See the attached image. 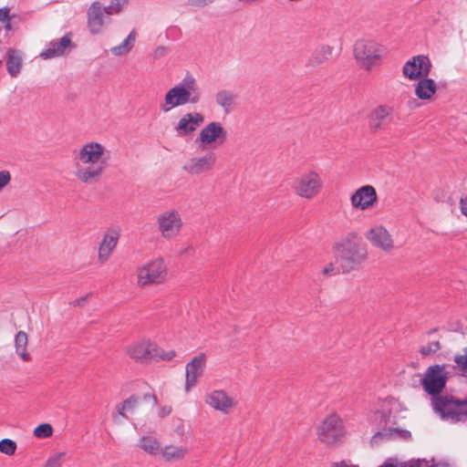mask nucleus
<instances>
[{
  "label": "nucleus",
  "instance_id": "f257e3e1",
  "mask_svg": "<svg viewBox=\"0 0 467 467\" xmlns=\"http://www.w3.org/2000/svg\"><path fill=\"white\" fill-rule=\"evenodd\" d=\"M337 263L343 274L358 270L368 258V249L356 232L348 233L334 245Z\"/></svg>",
  "mask_w": 467,
  "mask_h": 467
},
{
  "label": "nucleus",
  "instance_id": "f03ea898",
  "mask_svg": "<svg viewBox=\"0 0 467 467\" xmlns=\"http://www.w3.org/2000/svg\"><path fill=\"white\" fill-rule=\"evenodd\" d=\"M104 147L98 142H89L82 146L75 158L76 177L84 183L98 182L104 171L102 164H97L102 158Z\"/></svg>",
  "mask_w": 467,
  "mask_h": 467
},
{
  "label": "nucleus",
  "instance_id": "7ed1b4c3",
  "mask_svg": "<svg viewBox=\"0 0 467 467\" xmlns=\"http://www.w3.org/2000/svg\"><path fill=\"white\" fill-rule=\"evenodd\" d=\"M201 99L196 79L192 76H186L182 84L170 88L164 97V103L161 105L163 112L185 104H197Z\"/></svg>",
  "mask_w": 467,
  "mask_h": 467
},
{
  "label": "nucleus",
  "instance_id": "20e7f679",
  "mask_svg": "<svg viewBox=\"0 0 467 467\" xmlns=\"http://www.w3.org/2000/svg\"><path fill=\"white\" fill-rule=\"evenodd\" d=\"M431 405L443 420L458 423L467 419V399L460 400L452 395H441L431 399Z\"/></svg>",
  "mask_w": 467,
  "mask_h": 467
},
{
  "label": "nucleus",
  "instance_id": "39448f33",
  "mask_svg": "<svg viewBox=\"0 0 467 467\" xmlns=\"http://www.w3.org/2000/svg\"><path fill=\"white\" fill-rule=\"evenodd\" d=\"M431 405L443 420L458 423L467 419V399L460 400L452 395H441L431 399Z\"/></svg>",
  "mask_w": 467,
  "mask_h": 467
},
{
  "label": "nucleus",
  "instance_id": "423d86ee",
  "mask_svg": "<svg viewBox=\"0 0 467 467\" xmlns=\"http://www.w3.org/2000/svg\"><path fill=\"white\" fill-rule=\"evenodd\" d=\"M451 372L447 364H434L428 367L420 379L423 390L431 396V399L441 396L446 387Z\"/></svg>",
  "mask_w": 467,
  "mask_h": 467
},
{
  "label": "nucleus",
  "instance_id": "0eeeda50",
  "mask_svg": "<svg viewBox=\"0 0 467 467\" xmlns=\"http://www.w3.org/2000/svg\"><path fill=\"white\" fill-rule=\"evenodd\" d=\"M292 188L297 196L311 200L320 193L323 182L316 171L310 170L296 178Z\"/></svg>",
  "mask_w": 467,
  "mask_h": 467
},
{
  "label": "nucleus",
  "instance_id": "6e6552de",
  "mask_svg": "<svg viewBox=\"0 0 467 467\" xmlns=\"http://www.w3.org/2000/svg\"><path fill=\"white\" fill-rule=\"evenodd\" d=\"M344 434L343 421L337 414L327 415L317 428L319 441L327 445L337 443Z\"/></svg>",
  "mask_w": 467,
  "mask_h": 467
},
{
  "label": "nucleus",
  "instance_id": "1a4fd4ad",
  "mask_svg": "<svg viewBox=\"0 0 467 467\" xmlns=\"http://www.w3.org/2000/svg\"><path fill=\"white\" fill-rule=\"evenodd\" d=\"M167 275V268L162 258H156L138 270V283L145 286L162 283Z\"/></svg>",
  "mask_w": 467,
  "mask_h": 467
},
{
  "label": "nucleus",
  "instance_id": "9d476101",
  "mask_svg": "<svg viewBox=\"0 0 467 467\" xmlns=\"http://www.w3.org/2000/svg\"><path fill=\"white\" fill-rule=\"evenodd\" d=\"M354 55L360 65L367 70H369L380 58L381 48L374 41L358 40L354 46Z\"/></svg>",
  "mask_w": 467,
  "mask_h": 467
},
{
  "label": "nucleus",
  "instance_id": "9b49d317",
  "mask_svg": "<svg viewBox=\"0 0 467 467\" xmlns=\"http://www.w3.org/2000/svg\"><path fill=\"white\" fill-rule=\"evenodd\" d=\"M158 230L164 239L176 237L182 227V220L175 210L161 213L157 217Z\"/></svg>",
  "mask_w": 467,
  "mask_h": 467
},
{
  "label": "nucleus",
  "instance_id": "f8f14e48",
  "mask_svg": "<svg viewBox=\"0 0 467 467\" xmlns=\"http://www.w3.org/2000/svg\"><path fill=\"white\" fill-rule=\"evenodd\" d=\"M431 67V62L427 56L418 55L414 56L404 64L402 74L409 79H419L423 77H428Z\"/></svg>",
  "mask_w": 467,
  "mask_h": 467
},
{
  "label": "nucleus",
  "instance_id": "ddd939ff",
  "mask_svg": "<svg viewBox=\"0 0 467 467\" xmlns=\"http://www.w3.org/2000/svg\"><path fill=\"white\" fill-rule=\"evenodd\" d=\"M393 108L388 105H379L374 108L368 119L369 131L376 134L385 130L392 119Z\"/></svg>",
  "mask_w": 467,
  "mask_h": 467
},
{
  "label": "nucleus",
  "instance_id": "4468645a",
  "mask_svg": "<svg viewBox=\"0 0 467 467\" xmlns=\"http://www.w3.org/2000/svg\"><path fill=\"white\" fill-rule=\"evenodd\" d=\"M370 244L384 252H389L394 247V241L389 231L382 225L370 228L365 234Z\"/></svg>",
  "mask_w": 467,
  "mask_h": 467
},
{
  "label": "nucleus",
  "instance_id": "2eb2a0df",
  "mask_svg": "<svg viewBox=\"0 0 467 467\" xmlns=\"http://www.w3.org/2000/svg\"><path fill=\"white\" fill-rule=\"evenodd\" d=\"M206 364V356L200 353L194 357L185 368V390L188 392L193 388L200 377L202 376Z\"/></svg>",
  "mask_w": 467,
  "mask_h": 467
},
{
  "label": "nucleus",
  "instance_id": "dca6fc26",
  "mask_svg": "<svg viewBox=\"0 0 467 467\" xmlns=\"http://www.w3.org/2000/svg\"><path fill=\"white\" fill-rule=\"evenodd\" d=\"M128 354L137 362L145 363L156 358L159 355V347L150 341H142L131 346Z\"/></svg>",
  "mask_w": 467,
  "mask_h": 467
},
{
  "label": "nucleus",
  "instance_id": "f3484780",
  "mask_svg": "<svg viewBox=\"0 0 467 467\" xmlns=\"http://www.w3.org/2000/svg\"><path fill=\"white\" fill-rule=\"evenodd\" d=\"M377 200V192L371 185L358 188L350 197L351 205L362 211L372 207Z\"/></svg>",
  "mask_w": 467,
  "mask_h": 467
},
{
  "label": "nucleus",
  "instance_id": "a211bd4d",
  "mask_svg": "<svg viewBox=\"0 0 467 467\" xmlns=\"http://www.w3.org/2000/svg\"><path fill=\"white\" fill-rule=\"evenodd\" d=\"M216 154L213 151L207 152L202 156L194 157L183 166V170L190 174L198 175L211 171L216 162Z\"/></svg>",
  "mask_w": 467,
  "mask_h": 467
},
{
  "label": "nucleus",
  "instance_id": "6ab92c4d",
  "mask_svg": "<svg viewBox=\"0 0 467 467\" xmlns=\"http://www.w3.org/2000/svg\"><path fill=\"white\" fill-rule=\"evenodd\" d=\"M204 121V117L200 112H189L184 114L174 130L179 136H187L194 132Z\"/></svg>",
  "mask_w": 467,
  "mask_h": 467
},
{
  "label": "nucleus",
  "instance_id": "aec40b11",
  "mask_svg": "<svg viewBox=\"0 0 467 467\" xmlns=\"http://www.w3.org/2000/svg\"><path fill=\"white\" fill-rule=\"evenodd\" d=\"M226 138L227 131L218 121L208 123L199 134V140L203 144H211L217 141L221 144Z\"/></svg>",
  "mask_w": 467,
  "mask_h": 467
},
{
  "label": "nucleus",
  "instance_id": "412c9836",
  "mask_svg": "<svg viewBox=\"0 0 467 467\" xmlns=\"http://www.w3.org/2000/svg\"><path fill=\"white\" fill-rule=\"evenodd\" d=\"M205 402L216 410L228 413L235 403L223 390H213L205 398Z\"/></svg>",
  "mask_w": 467,
  "mask_h": 467
},
{
  "label": "nucleus",
  "instance_id": "4be33fe9",
  "mask_svg": "<svg viewBox=\"0 0 467 467\" xmlns=\"http://www.w3.org/2000/svg\"><path fill=\"white\" fill-rule=\"evenodd\" d=\"M119 239V231L117 229H109L103 236L99 247V259L101 262L107 261L113 250L118 244Z\"/></svg>",
  "mask_w": 467,
  "mask_h": 467
},
{
  "label": "nucleus",
  "instance_id": "5701e85b",
  "mask_svg": "<svg viewBox=\"0 0 467 467\" xmlns=\"http://www.w3.org/2000/svg\"><path fill=\"white\" fill-rule=\"evenodd\" d=\"M71 44V37L68 34L63 36L59 40L49 42L41 51L40 57L44 59H49L65 54L66 49Z\"/></svg>",
  "mask_w": 467,
  "mask_h": 467
},
{
  "label": "nucleus",
  "instance_id": "b1692460",
  "mask_svg": "<svg viewBox=\"0 0 467 467\" xmlns=\"http://www.w3.org/2000/svg\"><path fill=\"white\" fill-rule=\"evenodd\" d=\"M88 26L91 34H99L104 26V15L99 2H93L88 10Z\"/></svg>",
  "mask_w": 467,
  "mask_h": 467
},
{
  "label": "nucleus",
  "instance_id": "393cba45",
  "mask_svg": "<svg viewBox=\"0 0 467 467\" xmlns=\"http://www.w3.org/2000/svg\"><path fill=\"white\" fill-rule=\"evenodd\" d=\"M437 90V85L432 78L423 77L419 78L418 83L415 85V95L419 99L429 100L431 99Z\"/></svg>",
  "mask_w": 467,
  "mask_h": 467
},
{
  "label": "nucleus",
  "instance_id": "a878e982",
  "mask_svg": "<svg viewBox=\"0 0 467 467\" xmlns=\"http://www.w3.org/2000/svg\"><path fill=\"white\" fill-rule=\"evenodd\" d=\"M6 56L7 72L11 77L16 78L20 74L23 65L21 53L17 49L9 48Z\"/></svg>",
  "mask_w": 467,
  "mask_h": 467
},
{
  "label": "nucleus",
  "instance_id": "bb28decb",
  "mask_svg": "<svg viewBox=\"0 0 467 467\" xmlns=\"http://www.w3.org/2000/svg\"><path fill=\"white\" fill-rule=\"evenodd\" d=\"M332 56L330 46H321L316 48L309 57L306 67H316L327 61Z\"/></svg>",
  "mask_w": 467,
  "mask_h": 467
},
{
  "label": "nucleus",
  "instance_id": "cd10ccee",
  "mask_svg": "<svg viewBox=\"0 0 467 467\" xmlns=\"http://www.w3.org/2000/svg\"><path fill=\"white\" fill-rule=\"evenodd\" d=\"M188 451L189 450L186 446L166 445L161 450V454L164 461L173 462L182 460Z\"/></svg>",
  "mask_w": 467,
  "mask_h": 467
},
{
  "label": "nucleus",
  "instance_id": "c85d7f7f",
  "mask_svg": "<svg viewBox=\"0 0 467 467\" xmlns=\"http://www.w3.org/2000/svg\"><path fill=\"white\" fill-rule=\"evenodd\" d=\"M392 437H399L402 440H409L411 438V433L407 430H402L400 428H387L381 431L376 432L372 441H377L378 440L387 439L389 440Z\"/></svg>",
  "mask_w": 467,
  "mask_h": 467
},
{
  "label": "nucleus",
  "instance_id": "c756f323",
  "mask_svg": "<svg viewBox=\"0 0 467 467\" xmlns=\"http://www.w3.org/2000/svg\"><path fill=\"white\" fill-rule=\"evenodd\" d=\"M236 95L227 89L219 90L215 94V102L220 106L225 113L230 112L232 109Z\"/></svg>",
  "mask_w": 467,
  "mask_h": 467
},
{
  "label": "nucleus",
  "instance_id": "7c9ffc66",
  "mask_svg": "<svg viewBox=\"0 0 467 467\" xmlns=\"http://www.w3.org/2000/svg\"><path fill=\"white\" fill-rule=\"evenodd\" d=\"M138 446L150 455L161 453L162 449L160 441L153 436H142L139 440Z\"/></svg>",
  "mask_w": 467,
  "mask_h": 467
},
{
  "label": "nucleus",
  "instance_id": "2f4dec72",
  "mask_svg": "<svg viewBox=\"0 0 467 467\" xmlns=\"http://www.w3.org/2000/svg\"><path fill=\"white\" fill-rule=\"evenodd\" d=\"M27 341H28V339H27V335L26 332L19 331L16 333V335L15 337L16 351L17 355H19L20 358L24 361L30 360V356L26 352Z\"/></svg>",
  "mask_w": 467,
  "mask_h": 467
},
{
  "label": "nucleus",
  "instance_id": "473e14b6",
  "mask_svg": "<svg viewBox=\"0 0 467 467\" xmlns=\"http://www.w3.org/2000/svg\"><path fill=\"white\" fill-rule=\"evenodd\" d=\"M441 348V344L439 340L431 341L426 346H422L419 352L422 357H427L437 353Z\"/></svg>",
  "mask_w": 467,
  "mask_h": 467
},
{
  "label": "nucleus",
  "instance_id": "72a5a7b5",
  "mask_svg": "<svg viewBox=\"0 0 467 467\" xmlns=\"http://www.w3.org/2000/svg\"><path fill=\"white\" fill-rule=\"evenodd\" d=\"M16 451V443L10 439H3L0 441V451L8 456L14 455Z\"/></svg>",
  "mask_w": 467,
  "mask_h": 467
},
{
  "label": "nucleus",
  "instance_id": "f704fd0d",
  "mask_svg": "<svg viewBox=\"0 0 467 467\" xmlns=\"http://www.w3.org/2000/svg\"><path fill=\"white\" fill-rule=\"evenodd\" d=\"M422 462L427 463V462L425 460L421 461L420 459L411 460V461L403 462H396L395 464L391 463L388 461V462H385L382 465H380L379 467H421Z\"/></svg>",
  "mask_w": 467,
  "mask_h": 467
},
{
  "label": "nucleus",
  "instance_id": "c9c22d12",
  "mask_svg": "<svg viewBox=\"0 0 467 467\" xmlns=\"http://www.w3.org/2000/svg\"><path fill=\"white\" fill-rule=\"evenodd\" d=\"M53 433V428L49 423H42L34 430V435L36 438H48Z\"/></svg>",
  "mask_w": 467,
  "mask_h": 467
},
{
  "label": "nucleus",
  "instance_id": "e433bc0d",
  "mask_svg": "<svg viewBox=\"0 0 467 467\" xmlns=\"http://www.w3.org/2000/svg\"><path fill=\"white\" fill-rule=\"evenodd\" d=\"M132 48V45H129L127 40H123V42L111 48V52L116 56H121L125 53H128Z\"/></svg>",
  "mask_w": 467,
  "mask_h": 467
},
{
  "label": "nucleus",
  "instance_id": "4c0bfd02",
  "mask_svg": "<svg viewBox=\"0 0 467 467\" xmlns=\"http://www.w3.org/2000/svg\"><path fill=\"white\" fill-rule=\"evenodd\" d=\"M128 411H133L140 402V398L135 394L124 400Z\"/></svg>",
  "mask_w": 467,
  "mask_h": 467
},
{
  "label": "nucleus",
  "instance_id": "58836bf2",
  "mask_svg": "<svg viewBox=\"0 0 467 467\" xmlns=\"http://www.w3.org/2000/svg\"><path fill=\"white\" fill-rule=\"evenodd\" d=\"M454 362L456 363L457 367L462 371V375L463 376L464 373L467 371V357L457 354L454 356Z\"/></svg>",
  "mask_w": 467,
  "mask_h": 467
},
{
  "label": "nucleus",
  "instance_id": "ea45409f",
  "mask_svg": "<svg viewBox=\"0 0 467 467\" xmlns=\"http://www.w3.org/2000/svg\"><path fill=\"white\" fill-rule=\"evenodd\" d=\"M175 357V351L170 350L168 352L163 351L159 348V355L154 358L155 361H158L160 359L161 360H171Z\"/></svg>",
  "mask_w": 467,
  "mask_h": 467
},
{
  "label": "nucleus",
  "instance_id": "a19ab883",
  "mask_svg": "<svg viewBox=\"0 0 467 467\" xmlns=\"http://www.w3.org/2000/svg\"><path fill=\"white\" fill-rule=\"evenodd\" d=\"M11 181V174L8 171H0V189L6 186Z\"/></svg>",
  "mask_w": 467,
  "mask_h": 467
},
{
  "label": "nucleus",
  "instance_id": "79ce46f5",
  "mask_svg": "<svg viewBox=\"0 0 467 467\" xmlns=\"http://www.w3.org/2000/svg\"><path fill=\"white\" fill-rule=\"evenodd\" d=\"M128 3V0H111L109 5L112 6L113 11L117 14L119 13L123 7Z\"/></svg>",
  "mask_w": 467,
  "mask_h": 467
},
{
  "label": "nucleus",
  "instance_id": "37998d69",
  "mask_svg": "<svg viewBox=\"0 0 467 467\" xmlns=\"http://www.w3.org/2000/svg\"><path fill=\"white\" fill-rule=\"evenodd\" d=\"M213 1L214 0H188V4L192 6L202 7L213 3Z\"/></svg>",
  "mask_w": 467,
  "mask_h": 467
},
{
  "label": "nucleus",
  "instance_id": "c03bdc74",
  "mask_svg": "<svg viewBox=\"0 0 467 467\" xmlns=\"http://www.w3.org/2000/svg\"><path fill=\"white\" fill-rule=\"evenodd\" d=\"M115 409H116L117 413L119 416H121L123 418H127V416H126L127 406L125 405L124 401L120 404H118Z\"/></svg>",
  "mask_w": 467,
  "mask_h": 467
},
{
  "label": "nucleus",
  "instance_id": "a18cd8bd",
  "mask_svg": "<svg viewBox=\"0 0 467 467\" xmlns=\"http://www.w3.org/2000/svg\"><path fill=\"white\" fill-rule=\"evenodd\" d=\"M460 209L463 215L467 217V195L460 200Z\"/></svg>",
  "mask_w": 467,
  "mask_h": 467
},
{
  "label": "nucleus",
  "instance_id": "49530a36",
  "mask_svg": "<svg viewBox=\"0 0 467 467\" xmlns=\"http://www.w3.org/2000/svg\"><path fill=\"white\" fill-rule=\"evenodd\" d=\"M143 400L145 401L152 400L153 407H155L158 404L157 397L153 393H145L143 395Z\"/></svg>",
  "mask_w": 467,
  "mask_h": 467
},
{
  "label": "nucleus",
  "instance_id": "de8ad7c7",
  "mask_svg": "<svg viewBox=\"0 0 467 467\" xmlns=\"http://www.w3.org/2000/svg\"><path fill=\"white\" fill-rule=\"evenodd\" d=\"M43 467H62V466H61L58 459L53 458V459H48Z\"/></svg>",
  "mask_w": 467,
  "mask_h": 467
},
{
  "label": "nucleus",
  "instance_id": "09e8293b",
  "mask_svg": "<svg viewBox=\"0 0 467 467\" xmlns=\"http://www.w3.org/2000/svg\"><path fill=\"white\" fill-rule=\"evenodd\" d=\"M171 412V407L170 406H163L159 410V416L161 418H164L168 416Z\"/></svg>",
  "mask_w": 467,
  "mask_h": 467
},
{
  "label": "nucleus",
  "instance_id": "8fccbe9b",
  "mask_svg": "<svg viewBox=\"0 0 467 467\" xmlns=\"http://www.w3.org/2000/svg\"><path fill=\"white\" fill-rule=\"evenodd\" d=\"M6 20H9V9L0 8V21L5 22Z\"/></svg>",
  "mask_w": 467,
  "mask_h": 467
},
{
  "label": "nucleus",
  "instance_id": "3c124183",
  "mask_svg": "<svg viewBox=\"0 0 467 467\" xmlns=\"http://www.w3.org/2000/svg\"><path fill=\"white\" fill-rule=\"evenodd\" d=\"M88 296L79 297V298L74 300L73 302H71V305L76 306H83L88 300Z\"/></svg>",
  "mask_w": 467,
  "mask_h": 467
},
{
  "label": "nucleus",
  "instance_id": "603ef678",
  "mask_svg": "<svg viewBox=\"0 0 467 467\" xmlns=\"http://www.w3.org/2000/svg\"><path fill=\"white\" fill-rule=\"evenodd\" d=\"M330 467H358V465L348 464L346 461H341L339 462H334Z\"/></svg>",
  "mask_w": 467,
  "mask_h": 467
},
{
  "label": "nucleus",
  "instance_id": "864d4df0",
  "mask_svg": "<svg viewBox=\"0 0 467 467\" xmlns=\"http://www.w3.org/2000/svg\"><path fill=\"white\" fill-rule=\"evenodd\" d=\"M135 39H136V31L133 29L129 34V36L125 38V40H127L129 42V45H132L133 46V44L135 42Z\"/></svg>",
  "mask_w": 467,
  "mask_h": 467
},
{
  "label": "nucleus",
  "instance_id": "5fc2aeb1",
  "mask_svg": "<svg viewBox=\"0 0 467 467\" xmlns=\"http://www.w3.org/2000/svg\"><path fill=\"white\" fill-rule=\"evenodd\" d=\"M335 271L333 263H329L322 271L324 275H330Z\"/></svg>",
  "mask_w": 467,
  "mask_h": 467
},
{
  "label": "nucleus",
  "instance_id": "6e6d98bb",
  "mask_svg": "<svg viewBox=\"0 0 467 467\" xmlns=\"http://www.w3.org/2000/svg\"><path fill=\"white\" fill-rule=\"evenodd\" d=\"M380 414L381 421H383L387 425L391 417L390 412L382 411Z\"/></svg>",
  "mask_w": 467,
  "mask_h": 467
},
{
  "label": "nucleus",
  "instance_id": "4d7b16f0",
  "mask_svg": "<svg viewBox=\"0 0 467 467\" xmlns=\"http://www.w3.org/2000/svg\"><path fill=\"white\" fill-rule=\"evenodd\" d=\"M102 10H103V15L106 14L108 16H110L113 14H117L115 11H113L112 6H110L109 5L107 6H102Z\"/></svg>",
  "mask_w": 467,
  "mask_h": 467
},
{
  "label": "nucleus",
  "instance_id": "13d9d810",
  "mask_svg": "<svg viewBox=\"0 0 467 467\" xmlns=\"http://www.w3.org/2000/svg\"><path fill=\"white\" fill-rule=\"evenodd\" d=\"M165 51H166L165 47H160L156 49L155 56H162V55H164Z\"/></svg>",
  "mask_w": 467,
  "mask_h": 467
},
{
  "label": "nucleus",
  "instance_id": "bf43d9fd",
  "mask_svg": "<svg viewBox=\"0 0 467 467\" xmlns=\"http://www.w3.org/2000/svg\"><path fill=\"white\" fill-rule=\"evenodd\" d=\"M192 250V245H188L186 248H184L182 251V254H188L190 251Z\"/></svg>",
  "mask_w": 467,
  "mask_h": 467
},
{
  "label": "nucleus",
  "instance_id": "052dcab7",
  "mask_svg": "<svg viewBox=\"0 0 467 467\" xmlns=\"http://www.w3.org/2000/svg\"><path fill=\"white\" fill-rule=\"evenodd\" d=\"M437 331H438V327H434V328H432V329H431V330L427 331V335H429V336H430V335H431L432 333H435V332H437Z\"/></svg>",
  "mask_w": 467,
  "mask_h": 467
},
{
  "label": "nucleus",
  "instance_id": "680f3d73",
  "mask_svg": "<svg viewBox=\"0 0 467 467\" xmlns=\"http://www.w3.org/2000/svg\"><path fill=\"white\" fill-rule=\"evenodd\" d=\"M462 350H463V353H464V355H463V356H466V357H467V348H464Z\"/></svg>",
  "mask_w": 467,
  "mask_h": 467
},
{
  "label": "nucleus",
  "instance_id": "e2e57ef3",
  "mask_svg": "<svg viewBox=\"0 0 467 467\" xmlns=\"http://www.w3.org/2000/svg\"><path fill=\"white\" fill-rule=\"evenodd\" d=\"M2 66V60H0V67Z\"/></svg>",
  "mask_w": 467,
  "mask_h": 467
}]
</instances>
